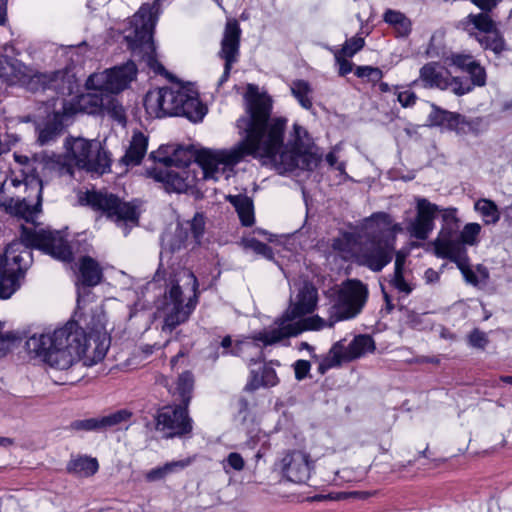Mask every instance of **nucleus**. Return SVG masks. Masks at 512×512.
I'll use <instances>...</instances> for the list:
<instances>
[{
    "label": "nucleus",
    "mask_w": 512,
    "mask_h": 512,
    "mask_svg": "<svg viewBox=\"0 0 512 512\" xmlns=\"http://www.w3.org/2000/svg\"><path fill=\"white\" fill-rule=\"evenodd\" d=\"M272 99L267 94L251 95L247 99L246 116L237 120V128L244 137L230 149L205 151L200 159L206 173L215 176L219 163L235 166L246 156L263 158L273 162L279 170L292 171L296 168L311 170L316 159L307 151L287 145L283 149L284 131L287 120L271 118Z\"/></svg>",
    "instance_id": "nucleus-1"
},
{
    "label": "nucleus",
    "mask_w": 512,
    "mask_h": 512,
    "mask_svg": "<svg viewBox=\"0 0 512 512\" xmlns=\"http://www.w3.org/2000/svg\"><path fill=\"white\" fill-rule=\"evenodd\" d=\"M80 323L68 322L53 332L34 333L25 342L29 355L40 358L51 368L65 372L61 384H74L81 375L75 374L79 361L93 366L102 361L110 347L106 315L102 307L91 309Z\"/></svg>",
    "instance_id": "nucleus-2"
},
{
    "label": "nucleus",
    "mask_w": 512,
    "mask_h": 512,
    "mask_svg": "<svg viewBox=\"0 0 512 512\" xmlns=\"http://www.w3.org/2000/svg\"><path fill=\"white\" fill-rule=\"evenodd\" d=\"M32 248L63 262H70L73 257L59 232L22 225L20 239L9 243L0 257V299L10 298L20 287V278L33 261Z\"/></svg>",
    "instance_id": "nucleus-3"
},
{
    "label": "nucleus",
    "mask_w": 512,
    "mask_h": 512,
    "mask_svg": "<svg viewBox=\"0 0 512 512\" xmlns=\"http://www.w3.org/2000/svg\"><path fill=\"white\" fill-rule=\"evenodd\" d=\"M367 288L359 280H347L337 293L335 302L328 310V319L318 315L301 317L289 321L281 326H269L258 332L254 340L260 341L264 346L276 344L283 339L295 337L303 331H319L325 327H333L335 323L357 316L367 299Z\"/></svg>",
    "instance_id": "nucleus-4"
},
{
    "label": "nucleus",
    "mask_w": 512,
    "mask_h": 512,
    "mask_svg": "<svg viewBox=\"0 0 512 512\" xmlns=\"http://www.w3.org/2000/svg\"><path fill=\"white\" fill-rule=\"evenodd\" d=\"M144 107L151 118L182 116L194 123L201 122L207 113L198 92L190 86L178 84L147 92Z\"/></svg>",
    "instance_id": "nucleus-5"
},
{
    "label": "nucleus",
    "mask_w": 512,
    "mask_h": 512,
    "mask_svg": "<svg viewBox=\"0 0 512 512\" xmlns=\"http://www.w3.org/2000/svg\"><path fill=\"white\" fill-rule=\"evenodd\" d=\"M66 153L53 155L45 161V168L60 176H73L74 167L88 172L103 174L111 166L110 153L105 150L98 140H88L82 137H68L64 143Z\"/></svg>",
    "instance_id": "nucleus-6"
},
{
    "label": "nucleus",
    "mask_w": 512,
    "mask_h": 512,
    "mask_svg": "<svg viewBox=\"0 0 512 512\" xmlns=\"http://www.w3.org/2000/svg\"><path fill=\"white\" fill-rule=\"evenodd\" d=\"M0 79L9 86L20 85L30 91L53 90L58 95H70L75 88V81L65 71L50 74L38 73L22 61L0 55Z\"/></svg>",
    "instance_id": "nucleus-7"
},
{
    "label": "nucleus",
    "mask_w": 512,
    "mask_h": 512,
    "mask_svg": "<svg viewBox=\"0 0 512 512\" xmlns=\"http://www.w3.org/2000/svg\"><path fill=\"white\" fill-rule=\"evenodd\" d=\"M170 284L158 311L163 318L162 331L166 333L186 322L197 302L198 282L192 271L186 268L177 270Z\"/></svg>",
    "instance_id": "nucleus-8"
},
{
    "label": "nucleus",
    "mask_w": 512,
    "mask_h": 512,
    "mask_svg": "<svg viewBox=\"0 0 512 512\" xmlns=\"http://www.w3.org/2000/svg\"><path fill=\"white\" fill-rule=\"evenodd\" d=\"M160 0L152 4L145 3L133 15L131 24L133 30L125 36L129 49L138 55L146 65L157 74L165 69L157 59L156 47L153 41V31L160 14Z\"/></svg>",
    "instance_id": "nucleus-9"
},
{
    "label": "nucleus",
    "mask_w": 512,
    "mask_h": 512,
    "mask_svg": "<svg viewBox=\"0 0 512 512\" xmlns=\"http://www.w3.org/2000/svg\"><path fill=\"white\" fill-rule=\"evenodd\" d=\"M205 151L213 150L201 149L196 155L195 162L185 167H154L147 170V175L156 182L162 183L168 193H186L196 185V182L199 180V175H201V179L203 180H218L219 177L224 174L226 168H231L232 166L219 163L215 166L218 170L217 173L215 172V176H209L208 173H206L205 165L200 159L201 154Z\"/></svg>",
    "instance_id": "nucleus-10"
},
{
    "label": "nucleus",
    "mask_w": 512,
    "mask_h": 512,
    "mask_svg": "<svg viewBox=\"0 0 512 512\" xmlns=\"http://www.w3.org/2000/svg\"><path fill=\"white\" fill-rule=\"evenodd\" d=\"M433 246L437 257L449 259L457 265L466 283L474 287L487 284L489 279L487 268L478 265L475 272L469 267L467 249L458 241L455 235V227L441 229L433 242Z\"/></svg>",
    "instance_id": "nucleus-11"
},
{
    "label": "nucleus",
    "mask_w": 512,
    "mask_h": 512,
    "mask_svg": "<svg viewBox=\"0 0 512 512\" xmlns=\"http://www.w3.org/2000/svg\"><path fill=\"white\" fill-rule=\"evenodd\" d=\"M79 203L116 223L134 222L137 220L136 207L123 201L117 195L105 190H91L80 193Z\"/></svg>",
    "instance_id": "nucleus-12"
},
{
    "label": "nucleus",
    "mask_w": 512,
    "mask_h": 512,
    "mask_svg": "<svg viewBox=\"0 0 512 512\" xmlns=\"http://www.w3.org/2000/svg\"><path fill=\"white\" fill-rule=\"evenodd\" d=\"M364 237L365 241L359 243L356 261L373 272H380L393 258L395 252L393 241L378 235L374 237L372 228L366 227L365 224Z\"/></svg>",
    "instance_id": "nucleus-13"
},
{
    "label": "nucleus",
    "mask_w": 512,
    "mask_h": 512,
    "mask_svg": "<svg viewBox=\"0 0 512 512\" xmlns=\"http://www.w3.org/2000/svg\"><path fill=\"white\" fill-rule=\"evenodd\" d=\"M463 29L474 37L485 50H491L499 55L505 50V41L496 22L489 13L469 14L462 22Z\"/></svg>",
    "instance_id": "nucleus-14"
},
{
    "label": "nucleus",
    "mask_w": 512,
    "mask_h": 512,
    "mask_svg": "<svg viewBox=\"0 0 512 512\" xmlns=\"http://www.w3.org/2000/svg\"><path fill=\"white\" fill-rule=\"evenodd\" d=\"M137 72L136 64L133 61H127L124 64L91 74L86 80V87L89 90L117 94L129 87L136 79Z\"/></svg>",
    "instance_id": "nucleus-15"
},
{
    "label": "nucleus",
    "mask_w": 512,
    "mask_h": 512,
    "mask_svg": "<svg viewBox=\"0 0 512 512\" xmlns=\"http://www.w3.org/2000/svg\"><path fill=\"white\" fill-rule=\"evenodd\" d=\"M26 190H31L34 196L10 197L5 199L1 206L4 210L15 217L24 219L26 222H34V218L40 212L42 203V181L37 177H26L24 180Z\"/></svg>",
    "instance_id": "nucleus-16"
},
{
    "label": "nucleus",
    "mask_w": 512,
    "mask_h": 512,
    "mask_svg": "<svg viewBox=\"0 0 512 512\" xmlns=\"http://www.w3.org/2000/svg\"><path fill=\"white\" fill-rule=\"evenodd\" d=\"M318 303V290L310 282L304 281L295 295L290 296V303L285 312L272 326H281L289 321L304 317L314 312Z\"/></svg>",
    "instance_id": "nucleus-17"
},
{
    "label": "nucleus",
    "mask_w": 512,
    "mask_h": 512,
    "mask_svg": "<svg viewBox=\"0 0 512 512\" xmlns=\"http://www.w3.org/2000/svg\"><path fill=\"white\" fill-rule=\"evenodd\" d=\"M241 28L236 19H229L226 22L223 37L221 40V49L218 55L224 60L223 73L217 81V89H220L229 79L232 66L239 59Z\"/></svg>",
    "instance_id": "nucleus-18"
},
{
    "label": "nucleus",
    "mask_w": 512,
    "mask_h": 512,
    "mask_svg": "<svg viewBox=\"0 0 512 512\" xmlns=\"http://www.w3.org/2000/svg\"><path fill=\"white\" fill-rule=\"evenodd\" d=\"M419 81L426 88L449 89L456 95H464L471 91V85L467 80L459 77L449 78L435 62L427 63L420 69Z\"/></svg>",
    "instance_id": "nucleus-19"
},
{
    "label": "nucleus",
    "mask_w": 512,
    "mask_h": 512,
    "mask_svg": "<svg viewBox=\"0 0 512 512\" xmlns=\"http://www.w3.org/2000/svg\"><path fill=\"white\" fill-rule=\"evenodd\" d=\"M156 427L166 431L167 437L183 436L192 431V419L188 416L187 406L163 407L157 414Z\"/></svg>",
    "instance_id": "nucleus-20"
},
{
    "label": "nucleus",
    "mask_w": 512,
    "mask_h": 512,
    "mask_svg": "<svg viewBox=\"0 0 512 512\" xmlns=\"http://www.w3.org/2000/svg\"><path fill=\"white\" fill-rule=\"evenodd\" d=\"M439 207L426 198L416 200V216L406 226V231L412 238L426 240L434 229V220Z\"/></svg>",
    "instance_id": "nucleus-21"
},
{
    "label": "nucleus",
    "mask_w": 512,
    "mask_h": 512,
    "mask_svg": "<svg viewBox=\"0 0 512 512\" xmlns=\"http://www.w3.org/2000/svg\"><path fill=\"white\" fill-rule=\"evenodd\" d=\"M283 475L291 482L305 483L313 469L309 453L303 450L287 451L279 463Z\"/></svg>",
    "instance_id": "nucleus-22"
},
{
    "label": "nucleus",
    "mask_w": 512,
    "mask_h": 512,
    "mask_svg": "<svg viewBox=\"0 0 512 512\" xmlns=\"http://www.w3.org/2000/svg\"><path fill=\"white\" fill-rule=\"evenodd\" d=\"M366 227L372 228L374 237L382 236L383 239L393 241L395 246L396 235L403 231L401 224L394 223L392 217L385 212H378L372 214L364 220Z\"/></svg>",
    "instance_id": "nucleus-23"
},
{
    "label": "nucleus",
    "mask_w": 512,
    "mask_h": 512,
    "mask_svg": "<svg viewBox=\"0 0 512 512\" xmlns=\"http://www.w3.org/2000/svg\"><path fill=\"white\" fill-rule=\"evenodd\" d=\"M445 225L441 229H449L455 227V235L458 241L465 247V245H475L477 243L478 235L481 231V226L478 223H468L464 226L463 230L458 234V220L456 217V209H447L443 215Z\"/></svg>",
    "instance_id": "nucleus-24"
},
{
    "label": "nucleus",
    "mask_w": 512,
    "mask_h": 512,
    "mask_svg": "<svg viewBox=\"0 0 512 512\" xmlns=\"http://www.w3.org/2000/svg\"><path fill=\"white\" fill-rule=\"evenodd\" d=\"M148 147V137L142 132H134L129 147L121 162L126 166H135L140 164L144 158Z\"/></svg>",
    "instance_id": "nucleus-25"
},
{
    "label": "nucleus",
    "mask_w": 512,
    "mask_h": 512,
    "mask_svg": "<svg viewBox=\"0 0 512 512\" xmlns=\"http://www.w3.org/2000/svg\"><path fill=\"white\" fill-rule=\"evenodd\" d=\"M80 281L83 285L93 287L98 285L103 277L98 262L89 256H84L79 263Z\"/></svg>",
    "instance_id": "nucleus-26"
},
{
    "label": "nucleus",
    "mask_w": 512,
    "mask_h": 512,
    "mask_svg": "<svg viewBox=\"0 0 512 512\" xmlns=\"http://www.w3.org/2000/svg\"><path fill=\"white\" fill-rule=\"evenodd\" d=\"M191 464V459H182L167 462L162 466H157L145 473L147 482H157L166 479L168 476L184 470Z\"/></svg>",
    "instance_id": "nucleus-27"
},
{
    "label": "nucleus",
    "mask_w": 512,
    "mask_h": 512,
    "mask_svg": "<svg viewBox=\"0 0 512 512\" xmlns=\"http://www.w3.org/2000/svg\"><path fill=\"white\" fill-rule=\"evenodd\" d=\"M375 350V343L371 336L369 335H358L356 336L347 347H344V357H346L347 361H351L357 358L362 357L368 352H373Z\"/></svg>",
    "instance_id": "nucleus-28"
},
{
    "label": "nucleus",
    "mask_w": 512,
    "mask_h": 512,
    "mask_svg": "<svg viewBox=\"0 0 512 512\" xmlns=\"http://www.w3.org/2000/svg\"><path fill=\"white\" fill-rule=\"evenodd\" d=\"M228 200L234 206L243 226L248 227L254 224V206L251 198L238 194L228 196Z\"/></svg>",
    "instance_id": "nucleus-29"
},
{
    "label": "nucleus",
    "mask_w": 512,
    "mask_h": 512,
    "mask_svg": "<svg viewBox=\"0 0 512 512\" xmlns=\"http://www.w3.org/2000/svg\"><path fill=\"white\" fill-rule=\"evenodd\" d=\"M278 383L276 371L267 365L261 366V379H258V372L251 370V376L245 389L248 391L257 390L260 387H272Z\"/></svg>",
    "instance_id": "nucleus-30"
},
{
    "label": "nucleus",
    "mask_w": 512,
    "mask_h": 512,
    "mask_svg": "<svg viewBox=\"0 0 512 512\" xmlns=\"http://www.w3.org/2000/svg\"><path fill=\"white\" fill-rule=\"evenodd\" d=\"M99 465L96 458L78 456L69 461L67 470L81 477H89L98 471Z\"/></svg>",
    "instance_id": "nucleus-31"
},
{
    "label": "nucleus",
    "mask_w": 512,
    "mask_h": 512,
    "mask_svg": "<svg viewBox=\"0 0 512 512\" xmlns=\"http://www.w3.org/2000/svg\"><path fill=\"white\" fill-rule=\"evenodd\" d=\"M104 97L97 93H86L76 97L75 110L86 114H97L102 111Z\"/></svg>",
    "instance_id": "nucleus-32"
},
{
    "label": "nucleus",
    "mask_w": 512,
    "mask_h": 512,
    "mask_svg": "<svg viewBox=\"0 0 512 512\" xmlns=\"http://www.w3.org/2000/svg\"><path fill=\"white\" fill-rule=\"evenodd\" d=\"M361 237L355 233L345 232L336 237L332 241V248L345 256H354L358 251L359 243L362 241Z\"/></svg>",
    "instance_id": "nucleus-33"
},
{
    "label": "nucleus",
    "mask_w": 512,
    "mask_h": 512,
    "mask_svg": "<svg viewBox=\"0 0 512 512\" xmlns=\"http://www.w3.org/2000/svg\"><path fill=\"white\" fill-rule=\"evenodd\" d=\"M458 119V113L442 110L436 106H433V109L428 117L430 125L445 127L451 131H454L455 124Z\"/></svg>",
    "instance_id": "nucleus-34"
},
{
    "label": "nucleus",
    "mask_w": 512,
    "mask_h": 512,
    "mask_svg": "<svg viewBox=\"0 0 512 512\" xmlns=\"http://www.w3.org/2000/svg\"><path fill=\"white\" fill-rule=\"evenodd\" d=\"M291 93L297 99L301 107L306 110H310L313 106L311 94L313 89L308 81L306 80H295L292 82Z\"/></svg>",
    "instance_id": "nucleus-35"
},
{
    "label": "nucleus",
    "mask_w": 512,
    "mask_h": 512,
    "mask_svg": "<svg viewBox=\"0 0 512 512\" xmlns=\"http://www.w3.org/2000/svg\"><path fill=\"white\" fill-rule=\"evenodd\" d=\"M257 333H255L253 336H252V340L253 341H239L235 344V346L233 348L232 347V338L231 336L227 335L225 336L222 341L220 342V346L223 348V352L222 354L223 355H226V354H232V355H236V356H239L241 355L243 352L245 351H248L249 349L251 348H255L258 350V354H259V360L261 359V351L259 350V347L254 343V342H258L257 340H254V336L256 335Z\"/></svg>",
    "instance_id": "nucleus-36"
},
{
    "label": "nucleus",
    "mask_w": 512,
    "mask_h": 512,
    "mask_svg": "<svg viewBox=\"0 0 512 512\" xmlns=\"http://www.w3.org/2000/svg\"><path fill=\"white\" fill-rule=\"evenodd\" d=\"M384 21L393 26L400 36H407L411 31L410 20L399 11L387 10L384 14Z\"/></svg>",
    "instance_id": "nucleus-37"
},
{
    "label": "nucleus",
    "mask_w": 512,
    "mask_h": 512,
    "mask_svg": "<svg viewBox=\"0 0 512 512\" xmlns=\"http://www.w3.org/2000/svg\"><path fill=\"white\" fill-rule=\"evenodd\" d=\"M475 210L480 213L486 224H495L500 219V212L494 201L490 199H479L475 202Z\"/></svg>",
    "instance_id": "nucleus-38"
},
{
    "label": "nucleus",
    "mask_w": 512,
    "mask_h": 512,
    "mask_svg": "<svg viewBox=\"0 0 512 512\" xmlns=\"http://www.w3.org/2000/svg\"><path fill=\"white\" fill-rule=\"evenodd\" d=\"M484 129L483 121L481 118H467L459 114V119L456 121L454 131L457 134H479Z\"/></svg>",
    "instance_id": "nucleus-39"
},
{
    "label": "nucleus",
    "mask_w": 512,
    "mask_h": 512,
    "mask_svg": "<svg viewBox=\"0 0 512 512\" xmlns=\"http://www.w3.org/2000/svg\"><path fill=\"white\" fill-rule=\"evenodd\" d=\"M103 113L107 114L113 120L117 121L121 125L126 124V113L122 104L115 98L106 97L104 98V106L102 107Z\"/></svg>",
    "instance_id": "nucleus-40"
},
{
    "label": "nucleus",
    "mask_w": 512,
    "mask_h": 512,
    "mask_svg": "<svg viewBox=\"0 0 512 512\" xmlns=\"http://www.w3.org/2000/svg\"><path fill=\"white\" fill-rule=\"evenodd\" d=\"M194 386V379L191 372L180 374L177 381L176 390L181 398L182 405L187 406L191 400V393Z\"/></svg>",
    "instance_id": "nucleus-41"
},
{
    "label": "nucleus",
    "mask_w": 512,
    "mask_h": 512,
    "mask_svg": "<svg viewBox=\"0 0 512 512\" xmlns=\"http://www.w3.org/2000/svg\"><path fill=\"white\" fill-rule=\"evenodd\" d=\"M365 40L361 36H353L347 39L341 48H330V52H336L339 55H344L352 58L356 53L363 49Z\"/></svg>",
    "instance_id": "nucleus-42"
},
{
    "label": "nucleus",
    "mask_w": 512,
    "mask_h": 512,
    "mask_svg": "<svg viewBox=\"0 0 512 512\" xmlns=\"http://www.w3.org/2000/svg\"><path fill=\"white\" fill-rule=\"evenodd\" d=\"M132 416V413L126 409H121L111 414L100 417L102 430L112 428L122 423L127 422Z\"/></svg>",
    "instance_id": "nucleus-43"
},
{
    "label": "nucleus",
    "mask_w": 512,
    "mask_h": 512,
    "mask_svg": "<svg viewBox=\"0 0 512 512\" xmlns=\"http://www.w3.org/2000/svg\"><path fill=\"white\" fill-rule=\"evenodd\" d=\"M289 145L307 151L310 146V138L304 127L296 123L293 125V132L291 134V139L289 140Z\"/></svg>",
    "instance_id": "nucleus-44"
},
{
    "label": "nucleus",
    "mask_w": 512,
    "mask_h": 512,
    "mask_svg": "<svg viewBox=\"0 0 512 512\" xmlns=\"http://www.w3.org/2000/svg\"><path fill=\"white\" fill-rule=\"evenodd\" d=\"M2 326L3 324L0 322V329ZM20 341L21 338L18 333L12 331L2 333L0 331V357L7 355L13 347L20 343Z\"/></svg>",
    "instance_id": "nucleus-45"
},
{
    "label": "nucleus",
    "mask_w": 512,
    "mask_h": 512,
    "mask_svg": "<svg viewBox=\"0 0 512 512\" xmlns=\"http://www.w3.org/2000/svg\"><path fill=\"white\" fill-rule=\"evenodd\" d=\"M354 73L358 78L366 79L372 84L380 82L383 78V72L380 68L368 65L357 66Z\"/></svg>",
    "instance_id": "nucleus-46"
},
{
    "label": "nucleus",
    "mask_w": 512,
    "mask_h": 512,
    "mask_svg": "<svg viewBox=\"0 0 512 512\" xmlns=\"http://www.w3.org/2000/svg\"><path fill=\"white\" fill-rule=\"evenodd\" d=\"M61 131L62 124L60 122L49 123L39 131L38 142L41 145L49 144L50 142L56 140Z\"/></svg>",
    "instance_id": "nucleus-47"
},
{
    "label": "nucleus",
    "mask_w": 512,
    "mask_h": 512,
    "mask_svg": "<svg viewBox=\"0 0 512 512\" xmlns=\"http://www.w3.org/2000/svg\"><path fill=\"white\" fill-rule=\"evenodd\" d=\"M343 349L344 346L340 342H337L332 346L327 356L321 361L328 364L330 369L341 365L343 361H347L346 357H344Z\"/></svg>",
    "instance_id": "nucleus-48"
},
{
    "label": "nucleus",
    "mask_w": 512,
    "mask_h": 512,
    "mask_svg": "<svg viewBox=\"0 0 512 512\" xmlns=\"http://www.w3.org/2000/svg\"><path fill=\"white\" fill-rule=\"evenodd\" d=\"M191 236L196 243L200 244L205 233V217L201 213H196L192 220L188 222Z\"/></svg>",
    "instance_id": "nucleus-49"
},
{
    "label": "nucleus",
    "mask_w": 512,
    "mask_h": 512,
    "mask_svg": "<svg viewBox=\"0 0 512 512\" xmlns=\"http://www.w3.org/2000/svg\"><path fill=\"white\" fill-rule=\"evenodd\" d=\"M390 284L400 293L409 295L413 291V286L406 281L404 270L394 271L390 279Z\"/></svg>",
    "instance_id": "nucleus-50"
},
{
    "label": "nucleus",
    "mask_w": 512,
    "mask_h": 512,
    "mask_svg": "<svg viewBox=\"0 0 512 512\" xmlns=\"http://www.w3.org/2000/svg\"><path fill=\"white\" fill-rule=\"evenodd\" d=\"M75 431H101L100 417L75 420L70 424Z\"/></svg>",
    "instance_id": "nucleus-51"
},
{
    "label": "nucleus",
    "mask_w": 512,
    "mask_h": 512,
    "mask_svg": "<svg viewBox=\"0 0 512 512\" xmlns=\"http://www.w3.org/2000/svg\"><path fill=\"white\" fill-rule=\"evenodd\" d=\"M245 245L247 248L251 249L256 254L261 255L268 260H272L274 257L272 248L257 239H249L245 242Z\"/></svg>",
    "instance_id": "nucleus-52"
},
{
    "label": "nucleus",
    "mask_w": 512,
    "mask_h": 512,
    "mask_svg": "<svg viewBox=\"0 0 512 512\" xmlns=\"http://www.w3.org/2000/svg\"><path fill=\"white\" fill-rule=\"evenodd\" d=\"M467 73L471 78V82L467 81L471 85V90L474 86L481 87L486 84V72L479 62H476L475 65L470 67V70Z\"/></svg>",
    "instance_id": "nucleus-53"
},
{
    "label": "nucleus",
    "mask_w": 512,
    "mask_h": 512,
    "mask_svg": "<svg viewBox=\"0 0 512 512\" xmlns=\"http://www.w3.org/2000/svg\"><path fill=\"white\" fill-rule=\"evenodd\" d=\"M450 59L453 65L466 73L470 70V67L475 65L477 62L473 56L466 54H453Z\"/></svg>",
    "instance_id": "nucleus-54"
},
{
    "label": "nucleus",
    "mask_w": 512,
    "mask_h": 512,
    "mask_svg": "<svg viewBox=\"0 0 512 512\" xmlns=\"http://www.w3.org/2000/svg\"><path fill=\"white\" fill-rule=\"evenodd\" d=\"M244 465L245 462L243 457L237 452L230 453L227 456V458L223 461V467L225 470L227 469V466H229L230 468L236 471H241L243 470Z\"/></svg>",
    "instance_id": "nucleus-55"
},
{
    "label": "nucleus",
    "mask_w": 512,
    "mask_h": 512,
    "mask_svg": "<svg viewBox=\"0 0 512 512\" xmlns=\"http://www.w3.org/2000/svg\"><path fill=\"white\" fill-rule=\"evenodd\" d=\"M335 58V62L338 65V74L340 76H346L353 70V63L348 60L349 57L344 55H339L336 52H332Z\"/></svg>",
    "instance_id": "nucleus-56"
},
{
    "label": "nucleus",
    "mask_w": 512,
    "mask_h": 512,
    "mask_svg": "<svg viewBox=\"0 0 512 512\" xmlns=\"http://www.w3.org/2000/svg\"><path fill=\"white\" fill-rule=\"evenodd\" d=\"M488 343L486 334L478 329H474L469 335V344L476 348H485Z\"/></svg>",
    "instance_id": "nucleus-57"
},
{
    "label": "nucleus",
    "mask_w": 512,
    "mask_h": 512,
    "mask_svg": "<svg viewBox=\"0 0 512 512\" xmlns=\"http://www.w3.org/2000/svg\"><path fill=\"white\" fill-rule=\"evenodd\" d=\"M293 367L295 372V378L300 381L307 377L311 369V364L307 360H297L294 363Z\"/></svg>",
    "instance_id": "nucleus-58"
},
{
    "label": "nucleus",
    "mask_w": 512,
    "mask_h": 512,
    "mask_svg": "<svg viewBox=\"0 0 512 512\" xmlns=\"http://www.w3.org/2000/svg\"><path fill=\"white\" fill-rule=\"evenodd\" d=\"M397 99L403 107H410L415 104L416 95L411 91H403L398 93Z\"/></svg>",
    "instance_id": "nucleus-59"
},
{
    "label": "nucleus",
    "mask_w": 512,
    "mask_h": 512,
    "mask_svg": "<svg viewBox=\"0 0 512 512\" xmlns=\"http://www.w3.org/2000/svg\"><path fill=\"white\" fill-rule=\"evenodd\" d=\"M475 6L482 10V12L489 13L500 2V0H470Z\"/></svg>",
    "instance_id": "nucleus-60"
},
{
    "label": "nucleus",
    "mask_w": 512,
    "mask_h": 512,
    "mask_svg": "<svg viewBox=\"0 0 512 512\" xmlns=\"http://www.w3.org/2000/svg\"><path fill=\"white\" fill-rule=\"evenodd\" d=\"M407 253L403 251H397L395 253V264L394 271L404 270Z\"/></svg>",
    "instance_id": "nucleus-61"
},
{
    "label": "nucleus",
    "mask_w": 512,
    "mask_h": 512,
    "mask_svg": "<svg viewBox=\"0 0 512 512\" xmlns=\"http://www.w3.org/2000/svg\"><path fill=\"white\" fill-rule=\"evenodd\" d=\"M7 5L8 0H0V25L4 26L7 23Z\"/></svg>",
    "instance_id": "nucleus-62"
},
{
    "label": "nucleus",
    "mask_w": 512,
    "mask_h": 512,
    "mask_svg": "<svg viewBox=\"0 0 512 512\" xmlns=\"http://www.w3.org/2000/svg\"><path fill=\"white\" fill-rule=\"evenodd\" d=\"M424 277L427 283L435 282L439 279V274L432 268L425 271Z\"/></svg>",
    "instance_id": "nucleus-63"
},
{
    "label": "nucleus",
    "mask_w": 512,
    "mask_h": 512,
    "mask_svg": "<svg viewBox=\"0 0 512 512\" xmlns=\"http://www.w3.org/2000/svg\"><path fill=\"white\" fill-rule=\"evenodd\" d=\"M14 159L16 162H18L21 165H28L30 163V159L26 155H20V154L14 153Z\"/></svg>",
    "instance_id": "nucleus-64"
}]
</instances>
